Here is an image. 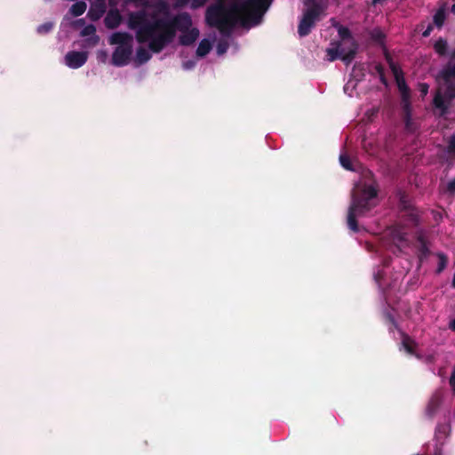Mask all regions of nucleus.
<instances>
[{"label":"nucleus","mask_w":455,"mask_h":455,"mask_svg":"<svg viewBox=\"0 0 455 455\" xmlns=\"http://www.w3.org/2000/svg\"><path fill=\"white\" fill-rule=\"evenodd\" d=\"M402 344L407 353L414 354L415 342L408 335H403Z\"/></svg>","instance_id":"obj_25"},{"label":"nucleus","mask_w":455,"mask_h":455,"mask_svg":"<svg viewBox=\"0 0 455 455\" xmlns=\"http://www.w3.org/2000/svg\"><path fill=\"white\" fill-rule=\"evenodd\" d=\"M434 106L441 110L440 116H444L448 111V105L445 103L444 96L440 92L436 93L434 98Z\"/></svg>","instance_id":"obj_20"},{"label":"nucleus","mask_w":455,"mask_h":455,"mask_svg":"<svg viewBox=\"0 0 455 455\" xmlns=\"http://www.w3.org/2000/svg\"><path fill=\"white\" fill-rule=\"evenodd\" d=\"M442 403L443 396L441 393L435 392V394H433L426 407L425 415L429 419H433L435 414L437 413Z\"/></svg>","instance_id":"obj_9"},{"label":"nucleus","mask_w":455,"mask_h":455,"mask_svg":"<svg viewBox=\"0 0 455 455\" xmlns=\"http://www.w3.org/2000/svg\"><path fill=\"white\" fill-rule=\"evenodd\" d=\"M433 28H434V25L428 24L427 28L422 32V36L428 37L430 36L431 32L433 31Z\"/></svg>","instance_id":"obj_37"},{"label":"nucleus","mask_w":455,"mask_h":455,"mask_svg":"<svg viewBox=\"0 0 455 455\" xmlns=\"http://www.w3.org/2000/svg\"><path fill=\"white\" fill-rule=\"evenodd\" d=\"M136 56L140 63H145L148 61L151 58V54L149 53V52L143 47H140L137 49Z\"/></svg>","instance_id":"obj_24"},{"label":"nucleus","mask_w":455,"mask_h":455,"mask_svg":"<svg viewBox=\"0 0 455 455\" xmlns=\"http://www.w3.org/2000/svg\"><path fill=\"white\" fill-rule=\"evenodd\" d=\"M402 108V117L404 124V129L406 132L410 133H413L417 131L418 126L416 123L412 120V108L411 104L405 106H401Z\"/></svg>","instance_id":"obj_10"},{"label":"nucleus","mask_w":455,"mask_h":455,"mask_svg":"<svg viewBox=\"0 0 455 455\" xmlns=\"http://www.w3.org/2000/svg\"><path fill=\"white\" fill-rule=\"evenodd\" d=\"M434 455H442L440 451H435Z\"/></svg>","instance_id":"obj_53"},{"label":"nucleus","mask_w":455,"mask_h":455,"mask_svg":"<svg viewBox=\"0 0 455 455\" xmlns=\"http://www.w3.org/2000/svg\"><path fill=\"white\" fill-rule=\"evenodd\" d=\"M108 59V52L104 50L98 51L97 52V60L100 62H106Z\"/></svg>","instance_id":"obj_35"},{"label":"nucleus","mask_w":455,"mask_h":455,"mask_svg":"<svg viewBox=\"0 0 455 455\" xmlns=\"http://www.w3.org/2000/svg\"><path fill=\"white\" fill-rule=\"evenodd\" d=\"M105 12L106 6L104 2H100L98 4H92L90 7L87 16L91 20L96 21L102 17Z\"/></svg>","instance_id":"obj_16"},{"label":"nucleus","mask_w":455,"mask_h":455,"mask_svg":"<svg viewBox=\"0 0 455 455\" xmlns=\"http://www.w3.org/2000/svg\"><path fill=\"white\" fill-rule=\"evenodd\" d=\"M420 92L422 95H427L428 92V85L427 84H420Z\"/></svg>","instance_id":"obj_41"},{"label":"nucleus","mask_w":455,"mask_h":455,"mask_svg":"<svg viewBox=\"0 0 455 455\" xmlns=\"http://www.w3.org/2000/svg\"><path fill=\"white\" fill-rule=\"evenodd\" d=\"M132 53V45L116 46L112 54L111 63L116 67H124L128 64Z\"/></svg>","instance_id":"obj_7"},{"label":"nucleus","mask_w":455,"mask_h":455,"mask_svg":"<svg viewBox=\"0 0 455 455\" xmlns=\"http://www.w3.org/2000/svg\"><path fill=\"white\" fill-rule=\"evenodd\" d=\"M230 12L243 13L242 28H250L258 25L274 0H232Z\"/></svg>","instance_id":"obj_4"},{"label":"nucleus","mask_w":455,"mask_h":455,"mask_svg":"<svg viewBox=\"0 0 455 455\" xmlns=\"http://www.w3.org/2000/svg\"><path fill=\"white\" fill-rule=\"evenodd\" d=\"M445 20H446V12H445V7L443 6V7H440L436 11L435 15L433 16V22H434V25L437 28H442L445 22Z\"/></svg>","instance_id":"obj_18"},{"label":"nucleus","mask_w":455,"mask_h":455,"mask_svg":"<svg viewBox=\"0 0 455 455\" xmlns=\"http://www.w3.org/2000/svg\"><path fill=\"white\" fill-rule=\"evenodd\" d=\"M387 316L388 320H389L393 324H395V318L392 316V315L387 314Z\"/></svg>","instance_id":"obj_47"},{"label":"nucleus","mask_w":455,"mask_h":455,"mask_svg":"<svg viewBox=\"0 0 455 455\" xmlns=\"http://www.w3.org/2000/svg\"><path fill=\"white\" fill-rule=\"evenodd\" d=\"M227 49H228L227 43H224V44L220 43L217 46V52L219 54H222V53L226 52Z\"/></svg>","instance_id":"obj_36"},{"label":"nucleus","mask_w":455,"mask_h":455,"mask_svg":"<svg viewBox=\"0 0 455 455\" xmlns=\"http://www.w3.org/2000/svg\"><path fill=\"white\" fill-rule=\"evenodd\" d=\"M86 10V4L84 1L76 2L70 8V13L78 17L82 15Z\"/></svg>","instance_id":"obj_23"},{"label":"nucleus","mask_w":455,"mask_h":455,"mask_svg":"<svg viewBox=\"0 0 455 455\" xmlns=\"http://www.w3.org/2000/svg\"><path fill=\"white\" fill-rule=\"evenodd\" d=\"M449 328L455 332V318L450 322Z\"/></svg>","instance_id":"obj_43"},{"label":"nucleus","mask_w":455,"mask_h":455,"mask_svg":"<svg viewBox=\"0 0 455 455\" xmlns=\"http://www.w3.org/2000/svg\"><path fill=\"white\" fill-rule=\"evenodd\" d=\"M449 61H455V48L450 53Z\"/></svg>","instance_id":"obj_44"},{"label":"nucleus","mask_w":455,"mask_h":455,"mask_svg":"<svg viewBox=\"0 0 455 455\" xmlns=\"http://www.w3.org/2000/svg\"><path fill=\"white\" fill-rule=\"evenodd\" d=\"M232 0H216L205 11V22L210 28L219 30L221 36H230L236 27L242 28L243 13L229 11Z\"/></svg>","instance_id":"obj_2"},{"label":"nucleus","mask_w":455,"mask_h":455,"mask_svg":"<svg viewBox=\"0 0 455 455\" xmlns=\"http://www.w3.org/2000/svg\"><path fill=\"white\" fill-rule=\"evenodd\" d=\"M448 259L443 253H438V266L436 268V274H441L446 267Z\"/></svg>","instance_id":"obj_28"},{"label":"nucleus","mask_w":455,"mask_h":455,"mask_svg":"<svg viewBox=\"0 0 455 455\" xmlns=\"http://www.w3.org/2000/svg\"><path fill=\"white\" fill-rule=\"evenodd\" d=\"M199 37V30L196 28L181 32L179 42L181 45L189 46Z\"/></svg>","instance_id":"obj_12"},{"label":"nucleus","mask_w":455,"mask_h":455,"mask_svg":"<svg viewBox=\"0 0 455 455\" xmlns=\"http://www.w3.org/2000/svg\"><path fill=\"white\" fill-rule=\"evenodd\" d=\"M338 34L342 41H349V46L347 49L341 45L340 42L332 43L333 46L326 50L328 60L334 61L339 59L346 65H349L356 55L358 44L353 38L351 31L347 27L339 26Z\"/></svg>","instance_id":"obj_5"},{"label":"nucleus","mask_w":455,"mask_h":455,"mask_svg":"<svg viewBox=\"0 0 455 455\" xmlns=\"http://www.w3.org/2000/svg\"><path fill=\"white\" fill-rule=\"evenodd\" d=\"M447 151L455 156V134L451 135L448 140Z\"/></svg>","instance_id":"obj_34"},{"label":"nucleus","mask_w":455,"mask_h":455,"mask_svg":"<svg viewBox=\"0 0 455 455\" xmlns=\"http://www.w3.org/2000/svg\"><path fill=\"white\" fill-rule=\"evenodd\" d=\"M132 40V36L127 32H116L112 34L109 38L110 44H117V46L122 45H132L131 42Z\"/></svg>","instance_id":"obj_13"},{"label":"nucleus","mask_w":455,"mask_h":455,"mask_svg":"<svg viewBox=\"0 0 455 455\" xmlns=\"http://www.w3.org/2000/svg\"><path fill=\"white\" fill-rule=\"evenodd\" d=\"M322 8L319 4L314 3L310 8H307L299 23L298 34L300 37L307 36L310 34L312 28L320 19Z\"/></svg>","instance_id":"obj_6"},{"label":"nucleus","mask_w":455,"mask_h":455,"mask_svg":"<svg viewBox=\"0 0 455 455\" xmlns=\"http://www.w3.org/2000/svg\"><path fill=\"white\" fill-rule=\"evenodd\" d=\"M401 204L403 205V210L408 216V220L414 225H417L419 222V216L417 210L408 204L405 201L401 200Z\"/></svg>","instance_id":"obj_17"},{"label":"nucleus","mask_w":455,"mask_h":455,"mask_svg":"<svg viewBox=\"0 0 455 455\" xmlns=\"http://www.w3.org/2000/svg\"><path fill=\"white\" fill-rule=\"evenodd\" d=\"M387 60L389 63V67H390V69L395 76V79H396V77L403 76V74L402 70L395 65V63H394L393 60L387 56Z\"/></svg>","instance_id":"obj_31"},{"label":"nucleus","mask_w":455,"mask_h":455,"mask_svg":"<svg viewBox=\"0 0 455 455\" xmlns=\"http://www.w3.org/2000/svg\"><path fill=\"white\" fill-rule=\"evenodd\" d=\"M81 36H93L96 35V28L92 24L85 26L80 32Z\"/></svg>","instance_id":"obj_30"},{"label":"nucleus","mask_w":455,"mask_h":455,"mask_svg":"<svg viewBox=\"0 0 455 455\" xmlns=\"http://www.w3.org/2000/svg\"><path fill=\"white\" fill-rule=\"evenodd\" d=\"M375 70L379 76H383V74H385V68L381 64H377L375 66Z\"/></svg>","instance_id":"obj_39"},{"label":"nucleus","mask_w":455,"mask_h":455,"mask_svg":"<svg viewBox=\"0 0 455 455\" xmlns=\"http://www.w3.org/2000/svg\"><path fill=\"white\" fill-rule=\"evenodd\" d=\"M384 36L382 35V33L379 32L376 36H374V38L376 40H380Z\"/></svg>","instance_id":"obj_48"},{"label":"nucleus","mask_w":455,"mask_h":455,"mask_svg":"<svg viewBox=\"0 0 455 455\" xmlns=\"http://www.w3.org/2000/svg\"><path fill=\"white\" fill-rule=\"evenodd\" d=\"M88 60L87 52L70 51L65 55V64L73 69L84 66Z\"/></svg>","instance_id":"obj_8"},{"label":"nucleus","mask_w":455,"mask_h":455,"mask_svg":"<svg viewBox=\"0 0 455 455\" xmlns=\"http://www.w3.org/2000/svg\"><path fill=\"white\" fill-rule=\"evenodd\" d=\"M377 196L378 190L371 185H365L363 188L352 194L347 217L349 229L354 232L359 231L356 219L367 216L377 205Z\"/></svg>","instance_id":"obj_3"},{"label":"nucleus","mask_w":455,"mask_h":455,"mask_svg":"<svg viewBox=\"0 0 455 455\" xmlns=\"http://www.w3.org/2000/svg\"><path fill=\"white\" fill-rule=\"evenodd\" d=\"M443 82L455 81V61H448L439 73Z\"/></svg>","instance_id":"obj_15"},{"label":"nucleus","mask_w":455,"mask_h":455,"mask_svg":"<svg viewBox=\"0 0 455 455\" xmlns=\"http://www.w3.org/2000/svg\"><path fill=\"white\" fill-rule=\"evenodd\" d=\"M451 12L455 14V4L451 5Z\"/></svg>","instance_id":"obj_52"},{"label":"nucleus","mask_w":455,"mask_h":455,"mask_svg":"<svg viewBox=\"0 0 455 455\" xmlns=\"http://www.w3.org/2000/svg\"><path fill=\"white\" fill-rule=\"evenodd\" d=\"M450 385L453 391L455 392V367L450 378Z\"/></svg>","instance_id":"obj_40"},{"label":"nucleus","mask_w":455,"mask_h":455,"mask_svg":"<svg viewBox=\"0 0 455 455\" xmlns=\"http://www.w3.org/2000/svg\"><path fill=\"white\" fill-rule=\"evenodd\" d=\"M445 84V91H444V97L451 100L455 99V84H453L452 81L451 82H444Z\"/></svg>","instance_id":"obj_26"},{"label":"nucleus","mask_w":455,"mask_h":455,"mask_svg":"<svg viewBox=\"0 0 455 455\" xmlns=\"http://www.w3.org/2000/svg\"><path fill=\"white\" fill-rule=\"evenodd\" d=\"M425 27V23L424 22H421L419 23L418 26H417V29L418 30H422Z\"/></svg>","instance_id":"obj_50"},{"label":"nucleus","mask_w":455,"mask_h":455,"mask_svg":"<svg viewBox=\"0 0 455 455\" xmlns=\"http://www.w3.org/2000/svg\"><path fill=\"white\" fill-rule=\"evenodd\" d=\"M195 66V62L188 60L183 63V67L185 69H190Z\"/></svg>","instance_id":"obj_42"},{"label":"nucleus","mask_w":455,"mask_h":455,"mask_svg":"<svg viewBox=\"0 0 455 455\" xmlns=\"http://www.w3.org/2000/svg\"><path fill=\"white\" fill-rule=\"evenodd\" d=\"M310 3H315V0H305V4H308Z\"/></svg>","instance_id":"obj_51"},{"label":"nucleus","mask_w":455,"mask_h":455,"mask_svg":"<svg viewBox=\"0 0 455 455\" xmlns=\"http://www.w3.org/2000/svg\"><path fill=\"white\" fill-rule=\"evenodd\" d=\"M397 88L401 94V106H405V104L410 105L411 103V91L409 86L407 85L405 79L403 76L396 77L395 79Z\"/></svg>","instance_id":"obj_11"},{"label":"nucleus","mask_w":455,"mask_h":455,"mask_svg":"<svg viewBox=\"0 0 455 455\" xmlns=\"http://www.w3.org/2000/svg\"><path fill=\"white\" fill-rule=\"evenodd\" d=\"M339 162L342 167H344L346 170H353L352 164L350 161V158L347 155H340L339 156Z\"/></svg>","instance_id":"obj_32"},{"label":"nucleus","mask_w":455,"mask_h":455,"mask_svg":"<svg viewBox=\"0 0 455 455\" xmlns=\"http://www.w3.org/2000/svg\"><path fill=\"white\" fill-rule=\"evenodd\" d=\"M434 50L439 56H446L448 54L447 40L443 37H440L434 44Z\"/></svg>","instance_id":"obj_19"},{"label":"nucleus","mask_w":455,"mask_h":455,"mask_svg":"<svg viewBox=\"0 0 455 455\" xmlns=\"http://www.w3.org/2000/svg\"><path fill=\"white\" fill-rule=\"evenodd\" d=\"M447 191L450 192L451 194H454L455 193V179L451 180L447 184Z\"/></svg>","instance_id":"obj_38"},{"label":"nucleus","mask_w":455,"mask_h":455,"mask_svg":"<svg viewBox=\"0 0 455 455\" xmlns=\"http://www.w3.org/2000/svg\"><path fill=\"white\" fill-rule=\"evenodd\" d=\"M122 21V16L117 10H111L104 19L105 26L109 29L116 28Z\"/></svg>","instance_id":"obj_14"},{"label":"nucleus","mask_w":455,"mask_h":455,"mask_svg":"<svg viewBox=\"0 0 455 455\" xmlns=\"http://www.w3.org/2000/svg\"><path fill=\"white\" fill-rule=\"evenodd\" d=\"M379 79H380V82H381L383 84H387V78H386L385 74H383V76H379Z\"/></svg>","instance_id":"obj_46"},{"label":"nucleus","mask_w":455,"mask_h":455,"mask_svg":"<svg viewBox=\"0 0 455 455\" xmlns=\"http://www.w3.org/2000/svg\"><path fill=\"white\" fill-rule=\"evenodd\" d=\"M397 239H398L400 242H403V241H405L404 235L399 234V235H397Z\"/></svg>","instance_id":"obj_49"},{"label":"nucleus","mask_w":455,"mask_h":455,"mask_svg":"<svg viewBox=\"0 0 455 455\" xmlns=\"http://www.w3.org/2000/svg\"><path fill=\"white\" fill-rule=\"evenodd\" d=\"M156 7L157 12L165 17L157 18V13L154 12L149 20L145 11H139L130 15L129 27L137 29L138 43H148L149 50L159 53L174 40L177 30L183 32L191 28L192 19L185 12L170 18V8L164 0H159Z\"/></svg>","instance_id":"obj_1"},{"label":"nucleus","mask_w":455,"mask_h":455,"mask_svg":"<svg viewBox=\"0 0 455 455\" xmlns=\"http://www.w3.org/2000/svg\"><path fill=\"white\" fill-rule=\"evenodd\" d=\"M207 2L208 0H177L176 5L178 7H183L190 3V7L192 9H198L203 7Z\"/></svg>","instance_id":"obj_22"},{"label":"nucleus","mask_w":455,"mask_h":455,"mask_svg":"<svg viewBox=\"0 0 455 455\" xmlns=\"http://www.w3.org/2000/svg\"><path fill=\"white\" fill-rule=\"evenodd\" d=\"M53 26H54L53 22L47 21V22H44V24H41L40 26H38L36 28V31L40 35H45V34L49 33L53 28Z\"/></svg>","instance_id":"obj_29"},{"label":"nucleus","mask_w":455,"mask_h":455,"mask_svg":"<svg viewBox=\"0 0 455 455\" xmlns=\"http://www.w3.org/2000/svg\"><path fill=\"white\" fill-rule=\"evenodd\" d=\"M450 425L448 424H438L435 429L436 435H443L446 436L450 431Z\"/></svg>","instance_id":"obj_33"},{"label":"nucleus","mask_w":455,"mask_h":455,"mask_svg":"<svg viewBox=\"0 0 455 455\" xmlns=\"http://www.w3.org/2000/svg\"><path fill=\"white\" fill-rule=\"evenodd\" d=\"M100 42V36H88L83 41L82 47L87 48V47H94L96 46Z\"/></svg>","instance_id":"obj_27"},{"label":"nucleus","mask_w":455,"mask_h":455,"mask_svg":"<svg viewBox=\"0 0 455 455\" xmlns=\"http://www.w3.org/2000/svg\"><path fill=\"white\" fill-rule=\"evenodd\" d=\"M420 251H421L422 254H424V255H427L428 253V249L426 245H422Z\"/></svg>","instance_id":"obj_45"},{"label":"nucleus","mask_w":455,"mask_h":455,"mask_svg":"<svg viewBox=\"0 0 455 455\" xmlns=\"http://www.w3.org/2000/svg\"><path fill=\"white\" fill-rule=\"evenodd\" d=\"M212 46L208 39H203L196 49V55L198 57L206 56L212 50Z\"/></svg>","instance_id":"obj_21"}]
</instances>
